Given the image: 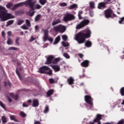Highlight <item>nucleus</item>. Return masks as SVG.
<instances>
[{
    "mask_svg": "<svg viewBox=\"0 0 124 124\" xmlns=\"http://www.w3.org/2000/svg\"><path fill=\"white\" fill-rule=\"evenodd\" d=\"M92 34V31L90 29H86L84 31L79 32L76 35V40L77 41L78 44H83L86 41L87 38H90Z\"/></svg>",
    "mask_w": 124,
    "mask_h": 124,
    "instance_id": "f257e3e1",
    "label": "nucleus"
},
{
    "mask_svg": "<svg viewBox=\"0 0 124 124\" xmlns=\"http://www.w3.org/2000/svg\"><path fill=\"white\" fill-rule=\"evenodd\" d=\"M14 17L11 14L7 13V10L5 8L0 6V21L1 22H5L9 19H14Z\"/></svg>",
    "mask_w": 124,
    "mask_h": 124,
    "instance_id": "f03ea898",
    "label": "nucleus"
},
{
    "mask_svg": "<svg viewBox=\"0 0 124 124\" xmlns=\"http://www.w3.org/2000/svg\"><path fill=\"white\" fill-rule=\"evenodd\" d=\"M24 4L25 5H28L30 8L31 9V10H35L36 9H40L42 6L40 5L39 4H37L34 5V2H32V0H28L24 2Z\"/></svg>",
    "mask_w": 124,
    "mask_h": 124,
    "instance_id": "7ed1b4c3",
    "label": "nucleus"
},
{
    "mask_svg": "<svg viewBox=\"0 0 124 124\" xmlns=\"http://www.w3.org/2000/svg\"><path fill=\"white\" fill-rule=\"evenodd\" d=\"M25 4V3L24 2L17 3L16 4H15L13 6V3H9L7 4L6 7L8 8L9 9H11L13 11H14V10H16V9L17 7H20L21 6H23Z\"/></svg>",
    "mask_w": 124,
    "mask_h": 124,
    "instance_id": "20e7f679",
    "label": "nucleus"
},
{
    "mask_svg": "<svg viewBox=\"0 0 124 124\" xmlns=\"http://www.w3.org/2000/svg\"><path fill=\"white\" fill-rule=\"evenodd\" d=\"M53 30L56 32L59 31L60 33H63L66 31V27L62 24H60L56 27H54Z\"/></svg>",
    "mask_w": 124,
    "mask_h": 124,
    "instance_id": "39448f33",
    "label": "nucleus"
},
{
    "mask_svg": "<svg viewBox=\"0 0 124 124\" xmlns=\"http://www.w3.org/2000/svg\"><path fill=\"white\" fill-rule=\"evenodd\" d=\"M90 24V20L89 19H84L82 21H81L79 24H78L76 26L77 30H80L82 29V28H84V27H86V26H88V25Z\"/></svg>",
    "mask_w": 124,
    "mask_h": 124,
    "instance_id": "423d86ee",
    "label": "nucleus"
},
{
    "mask_svg": "<svg viewBox=\"0 0 124 124\" xmlns=\"http://www.w3.org/2000/svg\"><path fill=\"white\" fill-rule=\"evenodd\" d=\"M105 16L106 18H114L116 17V15L113 13V10L108 9L105 11Z\"/></svg>",
    "mask_w": 124,
    "mask_h": 124,
    "instance_id": "0eeeda50",
    "label": "nucleus"
},
{
    "mask_svg": "<svg viewBox=\"0 0 124 124\" xmlns=\"http://www.w3.org/2000/svg\"><path fill=\"white\" fill-rule=\"evenodd\" d=\"M64 22H67L70 21H73L75 20V16L73 14H66L65 16L63 17Z\"/></svg>",
    "mask_w": 124,
    "mask_h": 124,
    "instance_id": "6e6552de",
    "label": "nucleus"
},
{
    "mask_svg": "<svg viewBox=\"0 0 124 124\" xmlns=\"http://www.w3.org/2000/svg\"><path fill=\"white\" fill-rule=\"evenodd\" d=\"M84 99L86 103H88V104L90 105L91 107H93V98H92L90 95H85L84 96Z\"/></svg>",
    "mask_w": 124,
    "mask_h": 124,
    "instance_id": "1a4fd4ad",
    "label": "nucleus"
},
{
    "mask_svg": "<svg viewBox=\"0 0 124 124\" xmlns=\"http://www.w3.org/2000/svg\"><path fill=\"white\" fill-rule=\"evenodd\" d=\"M49 69L50 68L47 66H43L39 68V73L45 74L46 71H47V70H49Z\"/></svg>",
    "mask_w": 124,
    "mask_h": 124,
    "instance_id": "9d476101",
    "label": "nucleus"
},
{
    "mask_svg": "<svg viewBox=\"0 0 124 124\" xmlns=\"http://www.w3.org/2000/svg\"><path fill=\"white\" fill-rule=\"evenodd\" d=\"M108 3V2H100L98 4V9H104L106 8V4Z\"/></svg>",
    "mask_w": 124,
    "mask_h": 124,
    "instance_id": "9b49d317",
    "label": "nucleus"
},
{
    "mask_svg": "<svg viewBox=\"0 0 124 124\" xmlns=\"http://www.w3.org/2000/svg\"><path fill=\"white\" fill-rule=\"evenodd\" d=\"M53 60H54V56L50 55L47 58L45 64H51V63H53Z\"/></svg>",
    "mask_w": 124,
    "mask_h": 124,
    "instance_id": "f8f14e48",
    "label": "nucleus"
},
{
    "mask_svg": "<svg viewBox=\"0 0 124 124\" xmlns=\"http://www.w3.org/2000/svg\"><path fill=\"white\" fill-rule=\"evenodd\" d=\"M80 64L82 67H88L90 65V61L89 60H84Z\"/></svg>",
    "mask_w": 124,
    "mask_h": 124,
    "instance_id": "ddd939ff",
    "label": "nucleus"
},
{
    "mask_svg": "<svg viewBox=\"0 0 124 124\" xmlns=\"http://www.w3.org/2000/svg\"><path fill=\"white\" fill-rule=\"evenodd\" d=\"M39 106V101L36 99H34L32 100V107H38Z\"/></svg>",
    "mask_w": 124,
    "mask_h": 124,
    "instance_id": "4468645a",
    "label": "nucleus"
},
{
    "mask_svg": "<svg viewBox=\"0 0 124 124\" xmlns=\"http://www.w3.org/2000/svg\"><path fill=\"white\" fill-rule=\"evenodd\" d=\"M52 68L54 69L55 72H59L61 70V67L58 65H53L52 66Z\"/></svg>",
    "mask_w": 124,
    "mask_h": 124,
    "instance_id": "2eb2a0df",
    "label": "nucleus"
},
{
    "mask_svg": "<svg viewBox=\"0 0 124 124\" xmlns=\"http://www.w3.org/2000/svg\"><path fill=\"white\" fill-rule=\"evenodd\" d=\"M67 82L68 83L69 85H73V84H74V78L70 77L67 79Z\"/></svg>",
    "mask_w": 124,
    "mask_h": 124,
    "instance_id": "dca6fc26",
    "label": "nucleus"
},
{
    "mask_svg": "<svg viewBox=\"0 0 124 124\" xmlns=\"http://www.w3.org/2000/svg\"><path fill=\"white\" fill-rule=\"evenodd\" d=\"M44 31V40H47L48 39V33L49 31L47 30H45Z\"/></svg>",
    "mask_w": 124,
    "mask_h": 124,
    "instance_id": "f3484780",
    "label": "nucleus"
},
{
    "mask_svg": "<svg viewBox=\"0 0 124 124\" xmlns=\"http://www.w3.org/2000/svg\"><path fill=\"white\" fill-rule=\"evenodd\" d=\"M61 22V19H60L54 20L52 21V26H56V25H58V24H60Z\"/></svg>",
    "mask_w": 124,
    "mask_h": 124,
    "instance_id": "a211bd4d",
    "label": "nucleus"
},
{
    "mask_svg": "<svg viewBox=\"0 0 124 124\" xmlns=\"http://www.w3.org/2000/svg\"><path fill=\"white\" fill-rule=\"evenodd\" d=\"M54 94V90L50 89L47 91L46 93V95L47 96H51V95H53Z\"/></svg>",
    "mask_w": 124,
    "mask_h": 124,
    "instance_id": "6ab92c4d",
    "label": "nucleus"
},
{
    "mask_svg": "<svg viewBox=\"0 0 124 124\" xmlns=\"http://www.w3.org/2000/svg\"><path fill=\"white\" fill-rule=\"evenodd\" d=\"M92 45L93 44L92 43V42L89 40H87L85 43V45L86 47H87L88 48H90V47H92Z\"/></svg>",
    "mask_w": 124,
    "mask_h": 124,
    "instance_id": "aec40b11",
    "label": "nucleus"
},
{
    "mask_svg": "<svg viewBox=\"0 0 124 124\" xmlns=\"http://www.w3.org/2000/svg\"><path fill=\"white\" fill-rule=\"evenodd\" d=\"M10 96L12 97V98H14L15 100H17L18 98H19V96L17 94H14L13 93H11L10 94Z\"/></svg>",
    "mask_w": 124,
    "mask_h": 124,
    "instance_id": "412c9836",
    "label": "nucleus"
},
{
    "mask_svg": "<svg viewBox=\"0 0 124 124\" xmlns=\"http://www.w3.org/2000/svg\"><path fill=\"white\" fill-rule=\"evenodd\" d=\"M1 120L3 124H6V123H7L8 122L7 118L5 116H1Z\"/></svg>",
    "mask_w": 124,
    "mask_h": 124,
    "instance_id": "4be33fe9",
    "label": "nucleus"
},
{
    "mask_svg": "<svg viewBox=\"0 0 124 124\" xmlns=\"http://www.w3.org/2000/svg\"><path fill=\"white\" fill-rule=\"evenodd\" d=\"M41 17H42L41 15H40V14L37 15L34 18V21L38 22V21H39V20H40V19H41Z\"/></svg>",
    "mask_w": 124,
    "mask_h": 124,
    "instance_id": "5701e85b",
    "label": "nucleus"
},
{
    "mask_svg": "<svg viewBox=\"0 0 124 124\" xmlns=\"http://www.w3.org/2000/svg\"><path fill=\"white\" fill-rule=\"evenodd\" d=\"M61 40V37L60 36H58L55 39L54 44H58L60 41Z\"/></svg>",
    "mask_w": 124,
    "mask_h": 124,
    "instance_id": "b1692460",
    "label": "nucleus"
},
{
    "mask_svg": "<svg viewBox=\"0 0 124 124\" xmlns=\"http://www.w3.org/2000/svg\"><path fill=\"white\" fill-rule=\"evenodd\" d=\"M39 2L41 5H45L47 3V0H39Z\"/></svg>",
    "mask_w": 124,
    "mask_h": 124,
    "instance_id": "393cba45",
    "label": "nucleus"
},
{
    "mask_svg": "<svg viewBox=\"0 0 124 124\" xmlns=\"http://www.w3.org/2000/svg\"><path fill=\"white\" fill-rule=\"evenodd\" d=\"M89 4H90V8H92V9H93V8H95V7L94 6L95 5L94 2L91 1L89 2Z\"/></svg>",
    "mask_w": 124,
    "mask_h": 124,
    "instance_id": "a878e982",
    "label": "nucleus"
},
{
    "mask_svg": "<svg viewBox=\"0 0 124 124\" xmlns=\"http://www.w3.org/2000/svg\"><path fill=\"white\" fill-rule=\"evenodd\" d=\"M74 8H78V6L76 4H73L69 7V9H74Z\"/></svg>",
    "mask_w": 124,
    "mask_h": 124,
    "instance_id": "bb28decb",
    "label": "nucleus"
},
{
    "mask_svg": "<svg viewBox=\"0 0 124 124\" xmlns=\"http://www.w3.org/2000/svg\"><path fill=\"white\" fill-rule=\"evenodd\" d=\"M13 43V41H12L11 38H8L7 41V44H8V45H12Z\"/></svg>",
    "mask_w": 124,
    "mask_h": 124,
    "instance_id": "cd10ccee",
    "label": "nucleus"
},
{
    "mask_svg": "<svg viewBox=\"0 0 124 124\" xmlns=\"http://www.w3.org/2000/svg\"><path fill=\"white\" fill-rule=\"evenodd\" d=\"M48 71H46V73H45V74H47V75H52L53 74V71L51 69H49Z\"/></svg>",
    "mask_w": 124,
    "mask_h": 124,
    "instance_id": "c85d7f7f",
    "label": "nucleus"
},
{
    "mask_svg": "<svg viewBox=\"0 0 124 124\" xmlns=\"http://www.w3.org/2000/svg\"><path fill=\"white\" fill-rule=\"evenodd\" d=\"M19 114L20 116L22 117V118H26L27 117V114L23 111H20Z\"/></svg>",
    "mask_w": 124,
    "mask_h": 124,
    "instance_id": "c756f323",
    "label": "nucleus"
},
{
    "mask_svg": "<svg viewBox=\"0 0 124 124\" xmlns=\"http://www.w3.org/2000/svg\"><path fill=\"white\" fill-rule=\"evenodd\" d=\"M20 41V37H17L16 39V44L17 46H19L20 45V43H19V41Z\"/></svg>",
    "mask_w": 124,
    "mask_h": 124,
    "instance_id": "7c9ffc66",
    "label": "nucleus"
},
{
    "mask_svg": "<svg viewBox=\"0 0 124 124\" xmlns=\"http://www.w3.org/2000/svg\"><path fill=\"white\" fill-rule=\"evenodd\" d=\"M82 14H83V11H81L78 12V17L79 20L83 19V17H82Z\"/></svg>",
    "mask_w": 124,
    "mask_h": 124,
    "instance_id": "2f4dec72",
    "label": "nucleus"
},
{
    "mask_svg": "<svg viewBox=\"0 0 124 124\" xmlns=\"http://www.w3.org/2000/svg\"><path fill=\"white\" fill-rule=\"evenodd\" d=\"M120 94L122 96H124V87H122L120 90Z\"/></svg>",
    "mask_w": 124,
    "mask_h": 124,
    "instance_id": "473e14b6",
    "label": "nucleus"
},
{
    "mask_svg": "<svg viewBox=\"0 0 124 124\" xmlns=\"http://www.w3.org/2000/svg\"><path fill=\"white\" fill-rule=\"evenodd\" d=\"M49 112V106H46L44 110V113L45 114H47V113Z\"/></svg>",
    "mask_w": 124,
    "mask_h": 124,
    "instance_id": "72a5a7b5",
    "label": "nucleus"
},
{
    "mask_svg": "<svg viewBox=\"0 0 124 124\" xmlns=\"http://www.w3.org/2000/svg\"><path fill=\"white\" fill-rule=\"evenodd\" d=\"M16 15H22V14H24V12L22 11H16L15 12Z\"/></svg>",
    "mask_w": 124,
    "mask_h": 124,
    "instance_id": "f704fd0d",
    "label": "nucleus"
},
{
    "mask_svg": "<svg viewBox=\"0 0 124 124\" xmlns=\"http://www.w3.org/2000/svg\"><path fill=\"white\" fill-rule=\"evenodd\" d=\"M14 23V20H9L7 21L6 27H8V26H10L11 25H12V24H13Z\"/></svg>",
    "mask_w": 124,
    "mask_h": 124,
    "instance_id": "c9c22d12",
    "label": "nucleus"
},
{
    "mask_svg": "<svg viewBox=\"0 0 124 124\" xmlns=\"http://www.w3.org/2000/svg\"><path fill=\"white\" fill-rule=\"evenodd\" d=\"M58 62H60V58H55L53 60L52 63H53V64H57V63H58Z\"/></svg>",
    "mask_w": 124,
    "mask_h": 124,
    "instance_id": "e433bc0d",
    "label": "nucleus"
},
{
    "mask_svg": "<svg viewBox=\"0 0 124 124\" xmlns=\"http://www.w3.org/2000/svg\"><path fill=\"white\" fill-rule=\"evenodd\" d=\"M24 22V20H18L17 21V25H18V26H21V25H22Z\"/></svg>",
    "mask_w": 124,
    "mask_h": 124,
    "instance_id": "4c0bfd02",
    "label": "nucleus"
},
{
    "mask_svg": "<svg viewBox=\"0 0 124 124\" xmlns=\"http://www.w3.org/2000/svg\"><path fill=\"white\" fill-rule=\"evenodd\" d=\"M0 106H1L4 110H6V108H5V105H4V104H3L1 101H0Z\"/></svg>",
    "mask_w": 124,
    "mask_h": 124,
    "instance_id": "58836bf2",
    "label": "nucleus"
},
{
    "mask_svg": "<svg viewBox=\"0 0 124 124\" xmlns=\"http://www.w3.org/2000/svg\"><path fill=\"white\" fill-rule=\"evenodd\" d=\"M9 50L13 51H17V50H18V48L16 47H9Z\"/></svg>",
    "mask_w": 124,
    "mask_h": 124,
    "instance_id": "ea45409f",
    "label": "nucleus"
},
{
    "mask_svg": "<svg viewBox=\"0 0 124 124\" xmlns=\"http://www.w3.org/2000/svg\"><path fill=\"white\" fill-rule=\"evenodd\" d=\"M16 72L17 76L19 77L20 80H22V78H21V76L20 75V73L19 72L17 69H16Z\"/></svg>",
    "mask_w": 124,
    "mask_h": 124,
    "instance_id": "a19ab883",
    "label": "nucleus"
},
{
    "mask_svg": "<svg viewBox=\"0 0 124 124\" xmlns=\"http://www.w3.org/2000/svg\"><path fill=\"white\" fill-rule=\"evenodd\" d=\"M120 19H121V20L119 21V24H122L124 25V16L123 17H121Z\"/></svg>",
    "mask_w": 124,
    "mask_h": 124,
    "instance_id": "79ce46f5",
    "label": "nucleus"
},
{
    "mask_svg": "<svg viewBox=\"0 0 124 124\" xmlns=\"http://www.w3.org/2000/svg\"><path fill=\"white\" fill-rule=\"evenodd\" d=\"M62 44L64 47H68V46H69V44L66 43L64 42H62Z\"/></svg>",
    "mask_w": 124,
    "mask_h": 124,
    "instance_id": "37998d69",
    "label": "nucleus"
},
{
    "mask_svg": "<svg viewBox=\"0 0 124 124\" xmlns=\"http://www.w3.org/2000/svg\"><path fill=\"white\" fill-rule=\"evenodd\" d=\"M63 57L66 58V59H70V56H69L68 54H67L66 53H63Z\"/></svg>",
    "mask_w": 124,
    "mask_h": 124,
    "instance_id": "c03bdc74",
    "label": "nucleus"
},
{
    "mask_svg": "<svg viewBox=\"0 0 124 124\" xmlns=\"http://www.w3.org/2000/svg\"><path fill=\"white\" fill-rule=\"evenodd\" d=\"M59 5L62 7H64V6L67 5V4L65 2L60 3Z\"/></svg>",
    "mask_w": 124,
    "mask_h": 124,
    "instance_id": "a18cd8bd",
    "label": "nucleus"
},
{
    "mask_svg": "<svg viewBox=\"0 0 124 124\" xmlns=\"http://www.w3.org/2000/svg\"><path fill=\"white\" fill-rule=\"evenodd\" d=\"M21 29L23 30H29V27H27V25H23L21 27Z\"/></svg>",
    "mask_w": 124,
    "mask_h": 124,
    "instance_id": "49530a36",
    "label": "nucleus"
},
{
    "mask_svg": "<svg viewBox=\"0 0 124 124\" xmlns=\"http://www.w3.org/2000/svg\"><path fill=\"white\" fill-rule=\"evenodd\" d=\"M26 23L28 27H31V22H30V20H29V19L26 20Z\"/></svg>",
    "mask_w": 124,
    "mask_h": 124,
    "instance_id": "de8ad7c7",
    "label": "nucleus"
},
{
    "mask_svg": "<svg viewBox=\"0 0 124 124\" xmlns=\"http://www.w3.org/2000/svg\"><path fill=\"white\" fill-rule=\"evenodd\" d=\"M62 38L64 41H66V40H67V36L66 35H63L62 36Z\"/></svg>",
    "mask_w": 124,
    "mask_h": 124,
    "instance_id": "09e8293b",
    "label": "nucleus"
},
{
    "mask_svg": "<svg viewBox=\"0 0 124 124\" xmlns=\"http://www.w3.org/2000/svg\"><path fill=\"white\" fill-rule=\"evenodd\" d=\"M49 81L50 84H53V83H55V80H54L53 78H49Z\"/></svg>",
    "mask_w": 124,
    "mask_h": 124,
    "instance_id": "8fccbe9b",
    "label": "nucleus"
},
{
    "mask_svg": "<svg viewBox=\"0 0 124 124\" xmlns=\"http://www.w3.org/2000/svg\"><path fill=\"white\" fill-rule=\"evenodd\" d=\"M117 124H124V119L119 121Z\"/></svg>",
    "mask_w": 124,
    "mask_h": 124,
    "instance_id": "3c124183",
    "label": "nucleus"
},
{
    "mask_svg": "<svg viewBox=\"0 0 124 124\" xmlns=\"http://www.w3.org/2000/svg\"><path fill=\"white\" fill-rule=\"evenodd\" d=\"M35 39H36L35 38H33V36H31L30 40V42H32V41H34V40H35Z\"/></svg>",
    "mask_w": 124,
    "mask_h": 124,
    "instance_id": "603ef678",
    "label": "nucleus"
},
{
    "mask_svg": "<svg viewBox=\"0 0 124 124\" xmlns=\"http://www.w3.org/2000/svg\"><path fill=\"white\" fill-rule=\"evenodd\" d=\"M78 56L80 59H83V57H84V55L82 53H78Z\"/></svg>",
    "mask_w": 124,
    "mask_h": 124,
    "instance_id": "864d4df0",
    "label": "nucleus"
},
{
    "mask_svg": "<svg viewBox=\"0 0 124 124\" xmlns=\"http://www.w3.org/2000/svg\"><path fill=\"white\" fill-rule=\"evenodd\" d=\"M1 35L2 37H3L4 38H5V32H4V31H2Z\"/></svg>",
    "mask_w": 124,
    "mask_h": 124,
    "instance_id": "5fc2aeb1",
    "label": "nucleus"
},
{
    "mask_svg": "<svg viewBox=\"0 0 124 124\" xmlns=\"http://www.w3.org/2000/svg\"><path fill=\"white\" fill-rule=\"evenodd\" d=\"M10 119L12 120V121H14V120H15V116H14V115H12L10 117Z\"/></svg>",
    "mask_w": 124,
    "mask_h": 124,
    "instance_id": "6e6d98bb",
    "label": "nucleus"
},
{
    "mask_svg": "<svg viewBox=\"0 0 124 124\" xmlns=\"http://www.w3.org/2000/svg\"><path fill=\"white\" fill-rule=\"evenodd\" d=\"M34 13H35V12H31V13L29 15V16H30V17H32V16H33V15H34Z\"/></svg>",
    "mask_w": 124,
    "mask_h": 124,
    "instance_id": "4d7b16f0",
    "label": "nucleus"
},
{
    "mask_svg": "<svg viewBox=\"0 0 124 124\" xmlns=\"http://www.w3.org/2000/svg\"><path fill=\"white\" fill-rule=\"evenodd\" d=\"M11 33H12V32H11V31H9L7 32V34L8 36H11Z\"/></svg>",
    "mask_w": 124,
    "mask_h": 124,
    "instance_id": "13d9d810",
    "label": "nucleus"
},
{
    "mask_svg": "<svg viewBox=\"0 0 124 124\" xmlns=\"http://www.w3.org/2000/svg\"><path fill=\"white\" fill-rule=\"evenodd\" d=\"M35 31H38V30H39V27H38V26L36 25V26H35Z\"/></svg>",
    "mask_w": 124,
    "mask_h": 124,
    "instance_id": "bf43d9fd",
    "label": "nucleus"
},
{
    "mask_svg": "<svg viewBox=\"0 0 124 124\" xmlns=\"http://www.w3.org/2000/svg\"><path fill=\"white\" fill-rule=\"evenodd\" d=\"M34 124H41L39 121H35Z\"/></svg>",
    "mask_w": 124,
    "mask_h": 124,
    "instance_id": "052dcab7",
    "label": "nucleus"
},
{
    "mask_svg": "<svg viewBox=\"0 0 124 124\" xmlns=\"http://www.w3.org/2000/svg\"><path fill=\"white\" fill-rule=\"evenodd\" d=\"M8 100L9 102H12V99H11L10 97H8Z\"/></svg>",
    "mask_w": 124,
    "mask_h": 124,
    "instance_id": "680f3d73",
    "label": "nucleus"
},
{
    "mask_svg": "<svg viewBox=\"0 0 124 124\" xmlns=\"http://www.w3.org/2000/svg\"><path fill=\"white\" fill-rule=\"evenodd\" d=\"M22 106H23V107H28L29 106H28L27 105H26V104H25V103H23L22 104Z\"/></svg>",
    "mask_w": 124,
    "mask_h": 124,
    "instance_id": "e2e57ef3",
    "label": "nucleus"
},
{
    "mask_svg": "<svg viewBox=\"0 0 124 124\" xmlns=\"http://www.w3.org/2000/svg\"><path fill=\"white\" fill-rule=\"evenodd\" d=\"M48 40L50 42H53V38H49L48 39Z\"/></svg>",
    "mask_w": 124,
    "mask_h": 124,
    "instance_id": "0e129e2a",
    "label": "nucleus"
},
{
    "mask_svg": "<svg viewBox=\"0 0 124 124\" xmlns=\"http://www.w3.org/2000/svg\"><path fill=\"white\" fill-rule=\"evenodd\" d=\"M28 103H30V104L31 103V99L28 100Z\"/></svg>",
    "mask_w": 124,
    "mask_h": 124,
    "instance_id": "69168bd1",
    "label": "nucleus"
},
{
    "mask_svg": "<svg viewBox=\"0 0 124 124\" xmlns=\"http://www.w3.org/2000/svg\"><path fill=\"white\" fill-rule=\"evenodd\" d=\"M80 86H84V82L81 83Z\"/></svg>",
    "mask_w": 124,
    "mask_h": 124,
    "instance_id": "338daca9",
    "label": "nucleus"
},
{
    "mask_svg": "<svg viewBox=\"0 0 124 124\" xmlns=\"http://www.w3.org/2000/svg\"><path fill=\"white\" fill-rule=\"evenodd\" d=\"M122 105H124V100H123V102L121 103Z\"/></svg>",
    "mask_w": 124,
    "mask_h": 124,
    "instance_id": "774afa93",
    "label": "nucleus"
}]
</instances>
